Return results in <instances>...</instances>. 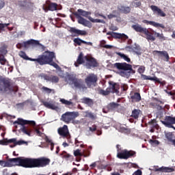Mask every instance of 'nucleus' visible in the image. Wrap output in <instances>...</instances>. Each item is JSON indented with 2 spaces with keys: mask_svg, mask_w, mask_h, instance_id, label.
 Instances as JSON below:
<instances>
[{
  "mask_svg": "<svg viewBox=\"0 0 175 175\" xmlns=\"http://www.w3.org/2000/svg\"><path fill=\"white\" fill-rule=\"evenodd\" d=\"M19 55L21 58H23V59H26V61L37 62L41 66L50 65L51 66H53L55 69H59V66L54 62V58H55V53L54 52H48L46 55H39L37 59L29 57L24 51H21Z\"/></svg>",
  "mask_w": 175,
  "mask_h": 175,
  "instance_id": "obj_1",
  "label": "nucleus"
},
{
  "mask_svg": "<svg viewBox=\"0 0 175 175\" xmlns=\"http://www.w3.org/2000/svg\"><path fill=\"white\" fill-rule=\"evenodd\" d=\"M131 28L135 31V32H139V33H144L146 36L148 42H155L156 38H159L161 42L166 40V37L163 36V33H159L154 31L152 29H147L142 27L139 24L133 25ZM156 36V38H155Z\"/></svg>",
  "mask_w": 175,
  "mask_h": 175,
  "instance_id": "obj_2",
  "label": "nucleus"
},
{
  "mask_svg": "<svg viewBox=\"0 0 175 175\" xmlns=\"http://www.w3.org/2000/svg\"><path fill=\"white\" fill-rule=\"evenodd\" d=\"M14 125L18 124V125H22L21 128V131L25 135H27V136H31L32 133V126H36V122L33 120H25L23 118H18L17 120L13 122Z\"/></svg>",
  "mask_w": 175,
  "mask_h": 175,
  "instance_id": "obj_3",
  "label": "nucleus"
},
{
  "mask_svg": "<svg viewBox=\"0 0 175 175\" xmlns=\"http://www.w3.org/2000/svg\"><path fill=\"white\" fill-rule=\"evenodd\" d=\"M113 66L114 68H116V69L122 70L119 72L120 76H122V77L128 78L130 77L131 75H135V73H136V71L132 68V65L126 62L115 63Z\"/></svg>",
  "mask_w": 175,
  "mask_h": 175,
  "instance_id": "obj_4",
  "label": "nucleus"
},
{
  "mask_svg": "<svg viewBox=\"0 0 175 175\" xmlns=\"http://www.w3.org/2000/svg\"><path fill=\"white\" fill-rule=\"evenodd\" d=\"M73 14L76 18H77L79 24L83 25V27H88V28H91V27H92L90 21H87V19L83 18L86 17L88 18V16H91L92 14L91 12L85 11L83 9H78L77 12H73Z\"/></svg>",
  "mask_w": 175,
  "mask_h": 175,
  "instance_id": "obj_5",
  "label": "nucleus"
},
{
  "mask_svg": "<svg viewBox=\"0 0 175 175\" xmlns=\"http://www.w3.org/2000/svg\"><path fill=\"white\" fill-rule=\"evenodd\" d=\"M51 160L50 159L42 157L37 159L29 158L28 169H33V167H46L50 165Z\"/></svg>",
  "mask_w": 175,
  "mask_h": 175,
  "instance_id": "obj_6",
  "label": "nucleus"
},
{
  "mask_svg": "<svg viewBox=\"0 0 175 175\" xmlns=\"http://www.w3.org/2000/svg\"><path fill=\"white\" fill-rule=\"evenodd\" d=\"M17 92L18 89L12 85V80L9 78L0 76V92Z\"/></svg>",
  "mask_w": 175,
  "mask_h": 175,
  "instance_id": "obj_7",
  "label": "nucleus"
},
{
  "mask_svg": "<svg viewBox=\"0 0 175 175\" xmlns=\"http://www.w3.org/2000/svg\"><path fill=\"white\" fill-rule=\"evenodd\" d=\"M8 167H13V166H21V167H25L28 169L29 158L20 157L12 159H8Z\"/></svg>",
  "mask_w": 175,
  "mask_h": 175,
  "instance_id": "obj_8",
  "label": "nucleus"
},
{
  "mask_svg": "<svg viewBox=\"0 0 175 175\" xmlns=\"http://www.w3.org/2000/svg\"><path fill=\"white\" fill-rule=\"evenodd\" d=\"M65 81H68L70 85H74L75 88L79 90H87V86L84 83V81L81 79H77L76 76L68 74L65 77Z\"/></svg>",
  "mask_w": 175,
  "mask_h": 175,
  "instance_id": "obj_9",
  "label": "nucleus"
},
{
  "mask_svg": "<svg viewBox=\"0 0 175 175\" xmlns=\"http://www.w3.org/2000/svg\"><path fill=\"white\" fill-rule=\"evenodd\" d=\"M79 117V112L72 111V112H66L65 113L62 115L61 120L66 122V124H69L71 121H75L76 118Z\"/></svg>",
  "mask_w": 175,
  "mask_h": 175,
  "instance_id": "obj_10",
  "label": "nucleus"
},
{
  "mask_svg": "<svg viewBox=\"0 0 175 175\" xmlns=\"http://www.w3.org/2000/svg\"><path fill=\"white\" fill-rule=\"evenodd\" d=\"M85 83L88 88L96 87L98 83V76L94 74H90L85 79Z\"/></svg>",
  "mask_w": 175,
  "mask_h": 175,
  "instance_id": "obj_11",
  "label": "nucleus"
},
{
  "mask_svg": "<svg viewBox=\"0 0 175 175\" xmlns=\"http://www.w3.org/2000/svg\"><path fill=\"white\" fill-rule=\"evenodd\" d=\"M29 46H42V44L39 42V40L31 39L27 41L19 43L16 45L17 47L28 49Z\"/></svg>",
  "mask_w": 175,
  "mask_h": 175,
  "instance_id": "obj_12",
  "label": "nucleus"
},
{
  "mask_svg": "<svg viewBox=\"0 0 175 175\" xmlns=\"http://www.w3.org/2000/svg\"><path fill=\"white\" fill-rule=\"evenodd\" d=\"M84 59L86 60L85 66L88 69L91 68H98L99 63L96 61V59L90 56H85Z\"/></svg>",
  "mask_w": 175,
  "mask_h": 175,
  "instance_id": "obj_13",
  "label": "nucleus"
},
{
  "mask_svg": "<svg viewBox=\"0 0 175 175\" xmlns=\"http://www.w3.org/2000/svg\"><path fill=\"white\" fill-rule=\"evenodd\" d=\"M38 77H41L43 80L50 81V83H53L54 84H57V83L59 82V77L55 75H49L45 73H41L38 75Z\"/></svg>",
  "mask_w": 175,
  "mask_h": 175,
  "instance_id": "obj_14",
  "label": "nucleus"
},
{
  "mask_svg": "<svg viewBox=\"0 0 175 175\" xmlns=\"http://www.w3.org/2000/svg\"><path fill=\"white\" fill-rule=\"evenodd\" d=\"M68 32L71 33V38L87 36V31L85 30H80L77 29L76 27H70L68 29Z\"/></svg>",
  "mask_w": 175,
  "mask_h": 175,
  "instance_id": "obj_15",
  "label": "nucleus"
},
{
  "mask_svg": "<svg viewBox=\"0 0 175 175\" xmlns=\"http://www.w3.org/2000/svg\"><path fill=\"white\" fill-rule=\"evenodd\" d=\"M141 79H142V80H150L151 81H154L155 83H159V84H161V85H166L165 81H161L157 77H152L151 76H147L146 75L142 74Z\"/></svg>",
  "mask_w": 175,
  "mask_h": 175,
  "instance_id": "obj_16",
  "label": "nucleus"
},
{
  "mask_svg": "<svg viewBox=\"0 0 175 175\" xmlns=\"http://www.w3.org/2000/svg\"><path fill=\"white\" fill-rule=\"evenodd\" d=\"M107 35H110L111 38H113V39H122V40H127L129 38L128 36L125 33H121L109 31L107 33Z\"/></svg>",
  "mask_w": 175,
  "mask_h": 175,
  "instance_id": "obj_17",
  "label": "nucleus"
},
{
  "mask_svg": "<svg viewBox=\"0 0 175 175\" xmlns=\"http://www.w3.org/2000/svg\"><path fill=\"white\" fill-rule=\"evenodd\" d=\"M58 134L62 137H69V130L67 125H64L63 127H60L57 130Z\"/></svg>",
  "mask_w": 175,
  "mask_h": 175,
  "instance_id": "obj_18",
  "label": "nucleus"
},
{
  "mask_svg": "<svg viewBox=\"0 0 175 175\" xmlns=\"http://www.w3.org/2000/svg\"><path fill=\"white\" fill-rule=\"evenodd\" d=\"M154 172H161L162 173H172L174 172V168L170 167H161L158 165L154 167Z\"/></svg>",
  "mask_w": 175,
  "mask_h": 175,
  "instance_id": "obj_19",
  "label": "nucleus"
},
{
  "mask_svg": "<svg viewBox=\"0 0 175 175\" xmlns=\"http://www.w3.org/2000/svg\"><path fill=\"white\" fill-rule=\"evenodd\" d=\"M109 84L111 85V87L108 88H110L111 92H112V94H116L118 95L120 94V91H118V90H120V85L113 81H109Z\"/></svg>",
  "mask_w": 175,
  "mask_h": 175,
  "instance_id": "obj_20",
  "label": "nucleus"
},
{
  "mask_svg": "<svg viewBox=\"0 0 175 175\" xmlns=\"http://www.w3.org/2000/svg\"><path fill=\"white\" fill-rule=\"evenodd\" d=\"M150 9L155 14H157V16H159L160 17H166V14L162 11L161 8H158V6L151 5Z\"/></svg>",
  "mask_w": 175,
  "mask_h": 175,
  "instance_id": "obj_21",
  "label": "nucleus"
},
{
  "mask_svg": "<svg viewBox=\"0 0 175 175\" xmlns=\"http://www.w3.org/2000/svg\"><path fill=\"white\" fill-rule=\"evenodd\" d=\"M142 23L144 24H147V25H152L153 27H155V28H162L163 29H165V25L161 23H158L157 22L151 21H148V20H144L142 21Z\"/></svg>",
  "mask_w": 175,
  "mask_h": 175,
  "instance_id": "obj_22",
  "label": "nucleus"
},
{
  "mask_svg": "<svg viewBox=\"0 0 175 175\" xmlns=\"http://www.w3.org/2000/svg\"><path fill=\"white\" fill-rule=\"evenodd\" d=\"M121 107V105L117 103H111L107 105L106 109L107 111H114V110H117V109H120Z\"/></svg>",
  "mask_w": 175,
  "mask_h": 175,
  "instance_id": "obj_23",
  "label": "nucleus"
},
{
  "mask_svg": "<svg viewBox=\"0 0 175 175\" xmlns=\"http://www.w3.org/2000/svg\"><path fill=\"white\" fill-rule=\"evenodd\" d=\"M154 54H157L158 57H164L165 58L166 62H169L170 57H169V53L166 51H154Z\"/></svg>",
  "mask_w": 175,
  "mask_h": 175,
  "instance_id": "obj_24",
  "label": "nucleus"
},
{
  "mask_svg": "<svg viewBox=\"0 0 175 175\" xmlns=\"http://www.w3.org/2000/svg\"><path fill=\"white\" fill-rule=\"evenodd\" d=\"M85 61L84 60V54L81 52L77 57V62L75 63V66L76 68L79 67V65H82V64H84Z\"/></svg>",
  "mask_w": 175,
  "mask_h": 175,
  "instance_id": "obj_25",
  "label": "nucleus"
},
{
  "mask_svg": "<svg viewBox=\"0 0 175 175\" xmlns=\"http://www.w3.org/2000/svg\"><path fill=\"white\" fill-rule=\"evenodd\" d=\"M60 157L63 158V159H65V161H70V162L74 159L73 155L66 152V151H63L60 154Z\"/></svg>",
  "mask_w": 175,
  "mask_h": 175,
  "instance_id": "obj_26",
  "label": "nucleus"
},
{
  "mask_svg": "<svg viewBox=\"0 0 175 175\" xmlns=\"http://www.w3.org/2000/svg\"><path fill=\"white\" fill-rule=\"evenodd\" d=\"M42 105L44 106V107L51 109V110H58V109H59L58 106L47 101H42Z\"/></svg>",
  "mask_w": 175,
  "mask_h": 175,
  "instance_id": "obj_27",
  "label": "nucleus"
},
{
  "mask_svg": "<svg viewBox=\"0 0 175 175\" xmlns=\"http://www.w3.org/2000/svg\"><path fill=\"white\" fill-rule=\"evenodd\" d=\"M131 99L134 102H140L142 100V96H140V93L139 92H134L131 93Z\"/></svg>",
  "mask_w": 175,
  "mask_h": 175,
  "instance_id": "obj_28",
  "label": "nucleus"
},
{
  "mask_svg": "<svg viewBox=\"0 0 175 175\" xmlns=\"http://www.w3.org/2000/svg\"><path fill=\"white\" fill-rule=\"evenodd\" d=\"M74 155L75 157H90V151L81 152L80 150L77 149L74 151Z\"/></svg>",
  "mask_w": 175,
  "mask_h": 175,
  "instance_id": "obj_29",
  "label": "nucleus"
},
{
  "mask_svg": "<svg viewBox=\"0 0 175 175\" xmlns=\"http://www.w3.org/2000/svg\"><path fill=\"white\" fill-rule=\"evenodd\" d=\"M82 103L88 105L89 107H92V106H94V100L88 97H84L82 98Z\"/></svg>",
  "mask_w": 175,
  "mask_h": 175,
  "instance_id": "obj_30",
  "label": "nucleus"
},
{
  "mask_svg": "<svg viewBox=\"0 0 175 175\" xmlns=\"http://www.w3.org/2000/svg\"><path fill=\"white\" fill-rule=\"evenodd\" d=\"M9 143H14V144H16V138H12L10 139H5L0 141V144H2V146H8Z\"/></svg>",
  "mask_w": 175,
  "mask_h": 175,
  "instance_id": "obj_31",
  "label": "nucleus"
},
{
  "mask_svg": "<svg viewBox=\"0 0 175 175\" xmlns=\"http://www.w3.org/2000/svg\"><path fill=\"white\" fill-rule=\"evenodd\" d=\"M111 92V89H110V88H107L106 89V90H105L103 89L98 90V94L100 95H103V96H106L107 95H109Z\"/></svg>",
  "mask_w": 175,
  "mask_h": 175,
  "instance_id": "obj_32",
  "label": "nucleus"
},
{
  "mask_svg": "<svg viewBox=\"0 0 175 175\" xmlns=\"http://www.w3.org/2000/svg\"><path fill=\"white\" fill-rule=\"evenodd\" d=\"M48 10H50L51 12H55V10H59V9H58V4H57V3H51L48 5Z\"/></svg>",
  "mask_w": 175,
  "mask_h": 175,
  "instance_id": "obj_33",
  "label": "nucleus"
},
{
  "mask_svg": "<svg viewBox=\"0 0 175 175\" xmlns=\"http://www.w3.org/2000/svg\"><path fill=\"white\" fill-rule=\"evenodd\" d=\"M119 10L122 12V13H124V14H128V13H131V7H126L124 5H120L119 7Z\"/></svg>",
  "mask_w": 175,
  "mask_h": 175,
  "instance_id": "obj_34",
  "label": "nucleus"
},
{
  "mask_svg": "<svg viewBox=\"0 0 175 175\" xmlns=\"http://www.w3.org/2000/svg\"><path fill=\"white\" fill-rule=\"evenodd\" d=\"M140 113H142V111L140 109H133L131 113V117L134 118L135 120H138L139 116H140Z\"/></svg>",
  "mask_w": 175,
  "mask_h": 175,
  "instance_id": "obj_35",
  "label": "nucleus"
},
{
  "mask_svg": "<svg viewBox=\"0 0 175 175\" xmlns=\"http://www.w3.org/2000/svg\"><path fill=\"white\" fill-rule=\"evenodd\" d=\"M117 157L119 158V159H126V149L117 153Z\"/></svg>",
  "mask_w": 175,
  "mask_h": 175,
  "instance_id": "obj_36",
  "label": "nucleus"
},
{
  "mask_svg": "<svg viewBox=\"0 0 175 175\" xmlns=\"http://www.w3.org/2000/svg\"><path fill=\"white\" fill-rule=\"evenodd\" d=\"M126 159L129 158H135L136 157V152L133 150H128L126 149Z\"/></svg>",
  "mask_w": 175,
  "mask_h": 175,
  "instance_id": "obj_37",
  "label": "nucleus"
},
{
  "mask_svg": "<svg viewBox=\"0 0 175 175\" xmlns=\"http://www.w3.org/2000/svg\"><path fill=\"white\" fill-rule=\"evenodd\" d=\"M100 47H103V49H107L109 50L113 49V46L106 44V41H105V40L100 41Z\"/></svg>",
  "mask_w": 175,
  "mask_h": 175,
  "instance_id": "obj_38",
  "label": "nucleus"
},
{
  "mask_svg": "<svg viewBox=\"0 0 175 175\" xmlns=\"http://www.w3.org/2000/svg\"><path fill=\"white\" fill-rule=\"evenodd\" d=\"M117 55H119V57H121L126 62H131V58H129L125 54L121 53L119 52V53H117Z\"/></svg>",
  "mask_w": 175,
  "mask_h": 175,
  "instance_id": "obj_39",
  "label": "nucleus"
},
{
  "mask_svg": "<svg viewBox=\"0 0 175 175\" xmlns=\"http://www.w3.org/2000/svg\"><path fill=\"white\" fill-rule=\"evenodd\" d=\"M86 117L91 118V120H96V115L92 113V112L85 111Z\"/></svg>",
  "mask_w": 175,
  "mask_h": 175,
  "instance_id": "obj_40",
  "label": "nucleus"
},
{
  "mask_svg": "<svg viewBox=\"0 0 175 175\" xmlns=\"http://www.w3.org/2000/svg\"><path fill=\"white\" fill-rule=\"evenodd\" d=\"M88 20H90V21H91V23H101L102 24L105 23V21H103V20L94 19L91 16H88Z\"/></svg>",
  "mask_w": 175,
  "mask_h": 175,
  "instance_id": "obj_41",
  "label": "nucleus"
},
{
  "mask_svg": "<svg viewBox=\"0 0 175 175\" xmlns=\"http://www.w3.org/2000/svg\"><path fill=\"white\" fill-rule=\"evenodd\" d=\"M73 42H74V43L77 44V46H81V43H86L85 41L80 39L79 38H75Z\"/></svg>",
  "mask_w": 175,
  "mask_h": 175,
  "instance_id": "obj_42",
  "label": "nucleus"
},
{
  "mask_svg": "<svg viewBox=\"0 0 175 175\" xmlns=\"http://www.w3.org/2000/svg\"><path fill=\"white\" fill-rule=\"evenodd\" d=\"M45 142L51 144V151H53V150H54V143L53 142V141L51 139H49V137H45Z\"/></svg>",
  "mask_w": 175,
  "mask_h": 175,
  "instance_id": "obj_43",
  "label": "nucleus"
},
{
  "mask_svg": "<svg viewBox=\"0 0 175 175\" xmlns=\"http://www.w3.org/2000/svg\"><path fill=\"white\" fill-rule=\"evenodd\" d=\"M60 102L63 105H66V106H70V105H72V103H72V101H69V100H66L64 98H60Z\"/></svg>",
  "mask_w": 175,
  "mask_h": 175,
  "instance_id": "obj_44",
  "label": "nucleus"
},
{
  "mask_svg": "<svg viewBox=\"0 0 175 175\" xmlns=\"http://www.w3.org/2000/svg\"><path fill=\"white\" fill-rule=\"evenodd\" d=\"M41 91H42V92H46V94H51V92H53V90H51L46 86H43L41 88Z\"/></svg>",
  "mask_w": 175,
  "mask_h": 175,
  "instance_id": "obj_45",
  "label": "nucleus"
},
{
  "mask_svg": "<svg viewBox=\"0 0 175 175\" xmlns=\"http://www.w3.org/2000/svg\"><path fill=\"white\" fill-rule=\"evenodd\" d=\"M0 166H3V167H9V164L7 161L0 160Z\"/></svg>",
  "mask_w": 175,
  "mask_h": 175,
  "instance_id": "obj_46",
  "label": "nucleus"
},
{
  "mask_svg": "<svg viewBox=\"0 0 175 175\" xmlns=\"http://www.w3.org/2000/svg\"><path fill=\"white\" fill-rule=\"evenodd\" d=\"M149 143L152 145V146H159V141L157 140V139H150L149 140Z\"/></svg>",
  "mask_w": 175,
  "mask_h": 175,
  "instance_id": "obj_47",
  "label": "nucleus"
},
{
  "mask_svg": "<svg viewBox=\"0 0 175 175\" xmlns=\"http://www.w3.org/2000/svg\"><path fill=\"white\" fill-rule=\"evenodd\" d=\"M144 72H146V67L144 66H140L138 68V73L142 75V73H144Z\"/></svg>",
  "mask_w": 175,
  "mask_h": 175,
  "instance_id": "obj_48",
  "label": "nucleus"
},
{
  "mask_svg": "<svg viewBox=\"0 0 175 175\" xmlns=\"http://www.w3.org/2000/svg\"><path fill=\"white\" fill-rule=\"evenodd\" d=\"M10 25V23H0V32L1 31H3V29L6 27H9Z\"/></svg>",
  "mask_w": 175,
  "mask_h": 175,
  "instance_id": "obj_49",
  "label": "nucleus"
},
{
  "mask_svg": "<svg viewBox=\"0 0 175 175\" xmlns=\"http://www.w3.org/2000/svg\"><path fill=\"white\" fill-rule=\"evenodd\" d=\"M0 64L1 65H5L6 59L5 58V56L1 57V55H0Z\"/></svg>",
  "mask_w": 175,
  "mask_h": 175,
  "instance_id": "obj_50",
  "label": "nucleus"
},
{
  "mask_svg": "<svg viewBox=\"0 0 175 175\" xmlns=\"http://www.w3.org/2000/svg\"><path fill=\"white\" fill-rule=\"evenodd\" d=\"M39 129H40L39 127L34 128V131H35L37 136H42V135H43V133L42 132H40V131Z\"/></svg>",
  "mask_w": 175,
  "mask_h": 175,
  "instance_id": "obj_51",
  "label": "nucleus"
},
{
  "mask_svg": "<svg viewBox=\"0 0 175 175\" xmlns=\"http://www.w3.org/2000/svg\"><path fill=\"white\" fill-rule=\"evenodd\" d=\"M25 141H23V140H21V141H17V139H16L15 141V146H21L23 144H25Z\"/></svg>",
  "mask_w": 175,
  "mask_h": 175,
  "instance_id": "obj_52",
  "label": "nucleus"
},
{
  "mask_svg": "<svg viewBox=\"0 0 175 175\" xmlns=\"http://www.w3.org/2000/svg\"><path fill=\"white\" fill-rule=\"evenodd\" d=\"M96 128H98V126L96 124H93L91 127H89V131H90V132H95L96 131Z\"/></svg>",
  "mask_w": 175,
  "mask_h": 175,
  "instance_id": "obj_53",
  "label": "nucleus"
},
{
  "mask_svg": "<svg viewBox=\"0 0 175 175\" xmlns=\"http://www.w3.org/2000/svg\"><path fill=\"white\" fill-rule=\"evenodd\" d=\"M149 125H152V128H157V124L155 123V120H152L148 122Z\"/></svg>",
  "mask_w": 175,
  "mask_h": 175,
  "instance_id": "obj_54",
  "label": "nucleus"
},
{
  "mask_svg": "<svg viewBox=\"0 0 175 175\" xmlns=\"http://www.w3.org/2000/svg\"><path fill=\"white\" fill-rule=\"evenodd\" d=\"M109 29L110 31H118V27L112 25L110 26Z\"/></svg>",
  "mask_w": 175,
  "mask_h": 175,
  "instance_id": "obj_55",
  "label": "nucleus"
},
{
  "mask_svg": "<svg viewBox=\"0 0 175 175\" xmlns=\"http://www.w3.org/2000/svg\"><path fill=\"white\" fill-rule=\"evenodd\" d=\"M116 148H117V152H121L122 151V148L121 147V145L118 144L116 145Z\"/></svg>",
  "mask_w": 175,
  "mask_h": 175,
  "instance_id": "obj_56",
  "label": "nucleus"
},
{
  "mask_svg": "<svg viewBox=\"0 0 175 175\" xmlns=\"http://www.w3.org/2000/svg\"><path fill=\"white\" fill-rule=\"evenodd\" d=\"M134 6L135 8H140V6H142V2H134Z\"/></svg>",
  "mask_w": 175,
  "mask_h": 175,
  "instance_id": "obj_57",
  "label": "nucleus"
},
{
  "mask_svg": "<svg viewBox=\"0 0 175 175\" xmlns=\"http://www.w3.org/2000/svg\"><path fill=\"white\" fill-rule=\"evenodd\" d=\"M116 17H117V16L113 14H109V15H107V18H109V20H111V18H116Z\"/></svg>",
  "mask_w": 175,
  "mask_h": 175,
  "instance_id": "obj_58",
  "label": "nucleus"
},
{
  "mask_svg": "<svg viewBox=\"0 0 175 175\" xmlns=\"http://www.w3.org/2000/svg\"><path fill=\"white\" fill-rule=\"evenodd\" d=\"M165 136L168 140H172V133H167V134H165Z\"/></svg>",
  "mask_w": 175,
  "mask_h": 175,
  "instance_id": "obj_59",
  "label": "nucleus"
},
{
  "mask_svg": "<svg viewBox=\"0 0 175 175\" xmlns=\"http://www.w3.org/2000/svg\"><path fill=\"white\" fill-rule=\"evenodd\" d=\"M158 104L155 103H150L149 105L150 106V107H152V109H156L157 106Z\"/></svg>",
  "mask_w": 175,
  "mask_h": 175,
  "instance_id": "obj_60",
  "label": "nucleus"
},
{
  "mask_svg": "<svg viewBox=\"0 0 175 175\" xmlns=\"http://www.w3.org/2000/svg\"><path fill=\"white\" fill-rule=\"evenodd\" d=\"M142 174H143V172L140 170H137L134 173V175H142Z\"/></svg>",
  "mask_w": 175,
  "mask_h": 175,
  "instance_id": "obj_61",
  "label": "nucleus"
},
{
  "mask_svg": "<svg viewBox=\"0 0 175 175\" xmlns=\"http://www.w3.org/2000/svg\"><path fill=\"white\" fill-rule=\"evenodd\" d=\"M155 109H157V110L158 111H161V110H163V108L162 107V106H161L159 105H156V108Z\"/></svg>",
  "mask_w": 175,
  "mask_h": 175,
  "instance_id": "obj_62",
  "label": "nucleus"
},
{
  "mask_svg": "<svg viewBox=\"0 0 175 175\" xmlns=\"http://www.w3.org/2000/svg\"><path fill=\"white\" fill-rule=\"evenodd\" d=\"M120 132H128V129H126L125 127H120Z\"/></svg>",
  "mask_w": 175,
  "mask_h": 175,
  "instance_id": "obj_63",
  "label": "nucleus"
},
{
  "mask_svg": "<svg viewBox=\"0 0 175 175\" xmlns=\"http://www.w3.org/2000/svg\"><path fill=\"white\" fill-rule=\"evenodd\" d=\"M81 143H83V142H79V140L77 139V138L75 139V144L77 147H79V144H81Z\"/></svg>",
  "mask_w": 175,
  "mask_h": 175,
  "instance_id": "obj_64",
  "label": "nucleus"
}]
</instances>
